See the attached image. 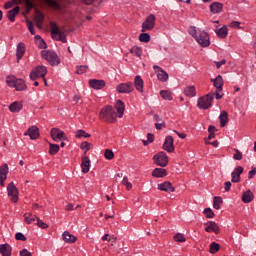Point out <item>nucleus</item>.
Listing matches in <instances>:
<instances>
[{"label":"nucleus","instance_id":"obj_1","mask_svg":"<svg viewBox=\"0 0 256 256\" xmlns=\"http://www.w3.org/2000/svg\"><path fill=\"white\" fill-rule=\"evenodd\" d=\"M189 35L195 39L196 43L200 45V47H209L211 45V38L209 37V33L204 30H201L195 26H190L188 30Z\"/></svg>","mask_w":256,"mask_h":256},{"label":"nucleus","instance_id":"obj_2","mask_svg":"<svg viewBox=\"0 0 256 256\" xmlns=\"http://www.w3.org/2000/svg\"><path fill=\"white\" fill-rule=\"evenodd\" d=\"M98 117L103 123H117V112H115V108L111 105L102 107Z\"/></svg>","mask_w":256,"mask_h":256},{"label":"nucleus","instance_id":"obj_3","mask_svg":"<svg viewBox=\"0 0 256 256\" xmlns=\"http://www.w3.org/2000/svg\"><path fill=\"white\" fill-rule=\"evenodd\" d=\"M213 99H215V92H210L200 98L197 101V107L204 111L209 109L213 105Z\"/></svg>","mask_w":256,"mask_h":256},{"label":"nucleus","instance_id":"obj_4","mask_svg":"<svg viewBox=\"0 0 256 256\" xmlns=\"http://www.w3.org/2000/svg\"><path fill=\"white\" fill-rule=\"evenodd\" d=\"M41 56H42L43 59L48 61V63L50 65H52V67H57V65H59L61 63V59L59 58L57 53H55L54 51L42 50L41 51Z\"/></svg>","mask_w":256,"mask_h":256},{"label":"nucleus","instance_id":"obj_5","mask_svg":"<svg viewBox=\"0 0 256 256\" xmlns=\"http://www.w3.org/2000/svg\"><path fill=\"white\" fill-rule=\"evenodd\" d=\"M6 83L8 87H14L16 91H25L27 89V84H25V80L16 79L15 76H7Z\"/></svg>","mask_w":256,"mask_h":256},{"label":"nucleus","instance_id":"obj_6","mask_svg":"<svg viewBox=\"0 0 256 256\" xmlns=\"http://www.w3.org/2000/svg\"><path fill=\"white\" fill-rule=\"evenodd\" d=\"M212 83H213V87H215L216 92L214 93L215 95V99L219 100V99H223V85H224V81H223V76L218 75L216 78L211 79Z\"/></svg>","mask_w":256,"mask_h":256},{"label":"nucleus","instance_id":"obj_7","mask_svg":"<svg viewBox=\"0 0 256 256\" xmlns=\"http://www.w3.org/2000/svg\"><path fill=\"white\" fill-rule=\"evenodd\" d=\"M45 75H47V67L36 66L30 72V79L32 81H37V79H39V78L45 79Z\"/></svg>","mask_w":256,"mask_h":256},{"label":"nucleus","instance_id":"obj_8","mask_svg":"<svg viewBox=\"0 0 256 256\" xmlns=\"http://www.w3.org/2000/svg\"><path fill=\"white\" fill-rule=\"evenodd\" d=\"M153 161L158 167H167L169 165V157L165 152H159L153 156Z\"/></svg>","mask_w":256,"mask_h":256},{"label":"nucleus","instance_id":"obj_9","mask_svg":"<svg viewBox=\"0 0 256 256\" xmlns=\"http://www.w3.org/2000/svg\"><path fill=\"white\" fill-rule=\"evenodd\" d=\"M7 193L12 203H17V201H19V189L15 186L14 182H10L7 185Z\"/></svg>","mask_w":256,"mask_h":256},{"label":"nucleus","instance_id":"obj_10","mask_svg":"<svg viewBox=\"0 0 256 256\" xmlns=\"http://www.w3.org/2000/svg\"><path fill=\"white\" fill-rule=\"evenodd\" d=\"M155 20L156 17L154 14L148 15L142 23V33H145V31H153V29H155Z\"/></svg>","mask_w":256,"mask_h":256},{"label":"nucleus","instance_id":"obj_11","mask_svg":"<svg viewBox=\"0 0 256 256\" xmlns=\"http://www.w3.org/2000/svg\"><path fill=\"white\" fill-rule=\"evenodd\" d=\"M51 37L52 39H55V41H61L62 43H67V36L65 35V32L60 31L59 27H57L55 24L52 25Z\"/></svg>","mask_w":256,"mask_h":256},{"label":"nucleus","instance_id":"obj_12","mask_svg":"<svg viewBox=\"0 0 256 256\" xmlns=\"http://www.w3.org/2000/svg\"><path fill=\"white\" fill-rule=\"evenodd\" d=\"M50 135L53 141H55L56 143H59V141H67V136H65V132L58 128H52L50 131Z\"/></svg>","mask_w":256,"mask_h":256},{"label":"nucleus","instance_id":"obj_13","mask_svg":"<svg viewBox=\"0 0 256 256\" xmlns=\"http://www.w3.org/2000/svg\"><path fill=\"white\" fill-rule=\"evenodd\" d=\"M135 90V86H133V82L121 83L116 86V91L118 93L129 94L133 93Z\"/></svg>","mask_w":256,"mask_h":256},{"label":"nucleus","instance_id":"obj_14","mask_svg":"<svg viewBox=\"0 0 256 256\" xmlns=\"http://www.w3.org/2000/svg\"><path fill=\"white\" fill-rule=\"evenodd\" d=\"M153 69L155 71H157L156 75H157L158 81H161V83H167V81H169V74L167 72H165V70H163V68H161L158 65H154Z\"/></svg>","mask_w":256,"mask_h":256},{"label":"nucleus","instance_id":"obj_15","mask_svg":"<svg viewBox=\"0 0 256 256\" xmlns=\"http://www.w3.org/2000/svg\"><path fill=\"white\" fill-rule=\"evenodd\" d=\"M163 149H164V151H167V153H173V151H175L173 136H171V135L166 136L164 143H163Z\"/></svg>","mask_w":256,"mask_h":256},{"label":"nucleus","instance_id":"obj_16","mask_svg":"<svg viewBox=\"0 0 256 256\" xmlns=\"http://www.w3.org/2000/svg\"><path fill=\"white\" fill-rule=\"evenodd\" d=\"M242 166H236L231 173V183H241V174L243 173Z\"/></svg>","mask_w":256,"mask_h":256},{"label":"nucleus","instance_id":"obj_17","mask_svg":"<svg viewBox=\"0 0 256 256\" xmlns=\"http://www.w3.org/2000/svg\"><path fill=\"white\" fill-rule=\"evenodd\" d=\"M158 191H164L165 193H175V187L169 181L158 184Z\"/></svg>","mask_w":256,"mask_h":256},{"label":"nucleus","instance_id":"obj_18","mask_svg":"<svg viewBox=\"0 0 256 256\" xmlns=\"http://www.w3.org/2000/svg\"><path fill=\"white\" fill-rule=\"evenodd\" d=\"M25 137L29 135L30 139L32 141H35V139H39V128L37 126H31L28 128V130L24 133Z\"/></svg>","mask_w":256,"mask_h":256},{"label":"nucleus","instance_id":"obj_19","mask_svg":"<svg viewBox=\"0 0 256 256\" xmlns=\"http://www.w3.org/2000/svg\"><path fill=\"white\" fill-rule=\"evenodd\" d=\"M205 231L206 233H215L216 235H219V233H221V228H219L217 223L209 221L206 224Z\"/></svg>","mask_w":256,"mask_h":256},{"label":"nucleus","instance_id":"obj_20","mask_svg":"<svg viewBox=\"0 0 256 256\" xmlns=\"http://www.w3.org/2000/svg\"><path fill=\"white\" fill-rule=\"evenodd\" d=\"M7 173H9V166L7 164H3L0 166V185L1 187H5V181H7Z\"/></svg>","mask_w":256,"mask_h":256},{"label":"nucleus","instance_id":"obj_21","mask_svg":"<svg viewBox=\"0 0 256 256\" xmlns=\"http://www.w3.org/2000/svg\"><path fill=\"white\" fill-rule=\"evenodd\" d=\"M114 109L117 110L116 117H118V119L123 118V115H125V103L121 100H117Z\"/></svg>","mask_w":256,"mask_h":256},{"label":"nucleus","instance_id":"obj_22","mask_svg":"<svg viewBox=\"0 0 256 256\" xmlns=\"http://www.w3.org/2000/svg\"><path fill=\"white\" fill-rule=\"evenodd\" d=\"M89 85L91 89H95L96 91H99L105 87L106 82L105 80H97V79H91L89 80Z\"/></svg>","mask_w":256,"mask_h":256},{"label":"nucleus","instance_id":"obj_23","mask_svg":"<svg viewBox=\"0 0 256 256\" xmlns=\"http://www.w3.org/2000/svg\"><path fill=\"white\" fill-rule=\"evenodd\" d=\"M145 85V82L143 81V78H141L140 75L135 76L134 78V87L138 93H143V87Z\"/></svg>","mask_w":256,"mask_h":256},{"label":"nucleus","instance_id":"obj_24","mask_svg":"<svg viewBox=\"0 0 256 256\" xmlns=\"http://www.w3.org/2000/svg\"><path fill=\"white\" fill-rule=\"evenodd\" d=\"M46 3L49 5V7H53V9L59 11L63 3H69V0H46Z\"/></svg>","mask_w":256,"mask_h":256},{"label":"nucleus","instance_id":"obj_25","mask_svg":"<svg viewBox=\"0 0 256 256\" xmlns=\"http://www.w3.org/2000/svg\"><path fill=\"white\" fill-rule=\"evenodd\" d=\"M20 10L21 8H19V6H16L13 9L7 11L6 17L8 21H10V23H15V17L16 15H19Z\"/></svg>","mask_w":256,"mask_h":256},{"label":"nucleus","instance_id":"obj_26","mask_svg":"<svg viewBox=\"0 0 256 256\" xmlns=\"http://www.w3.org/2000/svg\"><path fill=\"white\" fill-rule=\"evenodd\" d=\"M81 169L82 173L86 174L89 173V170L91 168V160L87 156H82V162H81Z\"/></svg>","mask_w":256,"mask_h":256},{"label":"nucleus","instance_id":"obj_27","mask_svg":"<svg viewBox=\"0 0 256 256\" xmlns=\"http://www.w3.org/2000/svg\"><path fill=\"white\" fill-rule=\"evenodd\" d=\"M223 11V3L221 2H212L210 4V13L217 15Z\"/></svg>","mask_w":256,"mask_h":256},{"label":"nucleus","instance_id":"obj_28","mask_svg":"<svg viewBox=\"0 0 256 256\" xmlns=\"http://www.w3.org/2000/svg\"><path fill=\"white\" fill-rule=\"evenodd\" d=\"M23 55H25V43L20 42L16 48L17 63L23 59Z\"/></svg>","mask_w":256,"mask_h":256},{"label":"nucleus","instance_id":"obj_29","mask_svg":"<svg viewBox=\"0 0 256 256\" xmlns=\"http://www.w3.org/2000/svg\"><path fill=\"white\" fill-rule=\"evenodd\" d=\"M62 239L65 243H69V244H73L77 242V237L69 233V231L63 232Z\"/></svg>","mask_w":256,"mask_h":256},{"label":"nucleus","instance_id":"obj_30","mask_svg":"<svg viewBox=\"0 0 256 256\" xmlns=\"http://www.w3.org/2000/svg\"><path fill=\"white\" fill-rule=\"evenodd\" d=\"M152 177H155L156 179L167 177V170L165 168H155L152 171Z\"/></svg>","mask_w":256,"mask_h":256},{"label":"nucleus","instance_id":"obj_31","mask_svg":"<svg viewBox=\"0 0 256 256\" xmlns=\"http://www.w3.org/2000/svg\"><path fill=\"white\" fill-rule=\"evenodd\" d=\"M24 217V222L26 223V225H31L32 223H35V221H37V218L35 215H33V213L31 212H26L23 214Z\"/></svg>","mask_w":256,"mask_h":256},{"label":"nucleus","instance_id":"obj_32","mask_svg":"<svg viewBox=\"0 0 256 256\" xmlns=\"http://www.w3.org/2000/svg\"><path fill=\"white\" fill-rule=\"evenodd\" d=\"M21 109H23V103L18 101L11 103L9 106V111H11V113H19Z\"/></svg>","mask_w":256,"mask_h":256},{"label":"nucleus","instance_id":"obj_33","mask_svg":"<svg viewBox=\"0 0 256 256\" xmlns=\"http://www.w3.org/2000/svg\"><path fill=\"white\" fill-rule=\"evenodd\" d=\"M34 21L36 23V26L38 27V29H42L43 28V21H45V16L43 15V13L39 12L36 14Z\"/></svg>","mask_w":256,"mask_h":256},{"label":"nucleus","instance_id":"obj_34","mask_svg":"<svg viewBox=\"0 0 256 256\" xmlns=\"http://www.w3.org/2000/svg\"><path fill=\"white\" fill-rule=\"evenodd\" d=\"M220 119V127H225L227 123H229V114H227V111H222L219 115Z\"/></svg>","mask_w":256,"mask_h":256},{"label":"nucleus","instance_id":"obj_35","mask_svg":"<svg viewBox=\"0 0 256 256\" xmlns=\"http://www.w3.org/2000/svg\"><path fill=\"white\" fill-rule=\"evenodd\" d=\"M184 95L190 98L195 97V95H197V90L195 89V86H187L184 89Z\"/></svg>","mask_w":256,"mask_h":256},{"label":"nucleus","instance_id":"obj_36","mask_svg":"<svg viewBox=\"0 0 256 256\" xmlns=\"http://www.w3.org/2000/svg\"><path fill=\"white\" fill-rule=\"evenodd\" d=\"M216 35L220 37V39H225L227 35H229V28L227 26H222L220 29L216 30Z\"/></svg>","mask_w":256,"mask_h":256},{"label":"nucleus","instance_id":"obj_37","mask_svg":"<svg viewBox=\"0 0 256 256\" xmlns=\"http://www.w3.org/2000/svg\"><path fill=\"white\" fill-rule=\"evenodd\" d=\"M254 198H255V195H254L253 192H251L250 190L246 191V192L242 195V201H243V203H251Z\"/></svg>","mask_w":256,"mask_h":256},{"label":"nucleus","instance_id":"obj_38","mask_svg":"<svg viewBox=\"0 0 256 256\" xmlns=\"http://www.w3.org/2000/svg\"><path fill=\"white\" fill-rule=\"evenodd\" d=\"M0 253L2 256H11V246L9 244L0 245Z\"/></svg>","mask_w":256,"mask_h":256},{"label":"nucleus","instance_id":"obj_39","mask_svg":"<svg viewBox=\"0 0 256 256\" xmlns=\"http://www.w3.org/2000/svg\"><path fill=\"white\" fill-rule=\"evenodd\" d=\"M160 95L165 101H173V96H171V92L169 90H161Z\"/></svg>","mask_w":256,"mask_h":256},{"label":"nucleus","instance_id":"obj_40","mask_svg":"<svg viewBox=\"0 0 256 256\" xmlns=\"http://www.w3.org/2000/svg\"><path fill=\"white\" fill-rule=\"evenodd\" d=\"M222 204H223V198H221L220 196L214 197V200H213L214 209H216V210L221 209Z\"/></svg>","mask_w":256,"mask_h":256},{"label":"nucleus","instance_id":"obj_41","mask_svg":"<svg viewBox=\"0 0 256 256\" xmlns=\"http://www.w3.org/2000/svg\"><path fill=\"white\" fill-rule=\"evenodd\" d=\"M130 53L135 55V57H141V55H143V50L139 46H134L130 49Z\"/></svg>","mask_w":256,"mask_h":256},{"label":"nucleus","instance_id":"obj_42","mask_svg":"<svg viewBox=\"0 0 256 256\" xmlns=\"http://www.w3.org/2000/svg\"><path fill=\"white\" fill-rule=\"evenodd\" d=\"M59 153V145L49 143V155H57Z\"/></svg>","mask_w":256,"mask_h":256},{"label":"nucleus","instance_id":"obj_43","mask_svg":"<svg viewBox=\"0 0 256 256\" xmlns=\"http://www.w3.org/2000/svg\"><path fill=\"white\" fill-rule=\"evenodd\" d=\"M221 249V245L217 242H212L210 244V253L211 255H215V253H217V251H219Z\"/></svg>","mask_w":256,"mask_h":256},{"label":"nucleus","instance_id":"obj_44","mask_svg":"<svg viewBox=\"0 0 256 256\" xmlns=\"http://www.w3.org/2000/svg\"><path fill=\"white\" fill-rule=\"evenodd\" d=\"M82 137H84V139H87L91 137V134L85 132V130L80 129L76 132V139H81Z\"/></svg>","mask_w":256,"mask_h":256},{"label":"nucleus","instance_id":"obj_45","mask_svg":"<svg viewBox=\"0 0 256 256\" xmlns=\"http://www.w3.org/2000/svg\"><path fill=\"white\" fill-rule=\"evenodd\" d=\"M139 41L141 43H149V41H151V35H149V33H142L139 36Z\"/></svg>","mask_w":256,"mask_h":256},{"label":"nucleus","instance_id":"obj_46","mask_svg":"<svg viewBox=\"0 0 256 256\" xmlns=\"http://www.w3.org/2000/svg\"><path fill=\"white\" fill-rule=\"evenodd\" d=\"M174 241L176 243H185V241H187V238H185V235L181 234V233H177L174 236Z\"/></svg>","mask_w":256,"mask_h":256},{"label":"nucleus","instance_id":"obj_47","mask_svg":"<svg viewBox=\"0 0 256 256\" xmlns=\"http://www.w3.org/2000/svg\"><path fill=\"white\" fill-rule=\"evenodd\" d=\"M104 157L108 161H111L112 159L115 158V153H113V150L106 149L105 152H104Z\"/></svg>","mask_w":256,"mask_h":256},{"label":"nucleus","instance_id":"obj_48","mask_svg":"<svg viewBox=\"0 0 256 256\" xmlns=\"http://www.w3.org/2000/svg\"><path fill=\"white\" fill-rule=\"evenodd\" d=\"M233 159L235 161H241V159H243V153H241V151H239L237 148H234Z\"/></svg>","mask_w":256,"mask_h":256},{"label":"nucleus","instance_id":"obj_49","mask_svg":"<svg viewBox=\"0 0 256 256\" xmlns=\"http://www.w3.org/2000/svg\"><path fill=\"white\" fill-rule=\"evenodd\" d=\"M80 149H82V151H84V153H87V151H90L91 149V143L84 141L81 143L80 145Z\"/></svg>","mask_w":256,"mask_h":256},{"label":"nucleus","instance_id":"obj_50","mask_svg":"<svg viewBox=\"0 0 256 256\" xmlns=\"http://www.w3.org/2000/svg\"><path fill=\"white\" fill-rule=\"evenodd\" d=\"M204 215L205 217H207V219H213V217H215V213H213V210L211 208H205Z\"/></svg>","mask_w":256,"mask_h":256},{"label":"nucleus","instance_id":"obj_51","mask_svg":"<svg viewBox=\"0 0 256 256\" xmlns=\"http://www.w3.org/2000/svg\"><path fill=\"white\" fill-rule=\"evenodd\" d=\"M122 184L125 185V187L128 191L133 189V184H131V182H129V178H127L126 176H124V178L122 180Z\"/></svg>","mask_w":256,"mask_h":256},{"label":"nucleus","instance_id":"obj_52","mask_svg":"<svg viewBox=\"0 0 256 256\" xmlns=\"http://www.w3.org/2000/svg\"><path fill=\"white\" fill-rule=\"evenodd\" d=\"M87 69H89L87 66H77L76 73L77 75H83V73H87Z\"/></svg>","mask_w":256,"mask_h":256},{"label":"nucleus","instance_id":"obj_53","mask_svg":"<svg viewBox=\"0 0 256 256\" xmlns=\"http://www.w3.org/2000/svg\"><path fill=\"white\" fill-rule=\"evenodd\" d=\"M26 24L28 27V31H30L31 35H35V28H34L33 22H31V20H27Z\"/></svg>","mask_w":256,"mask_h":256},{"label":"nucleus","instance_id":"obj_54","mask_svg":"<svg viewBox=\"0 0 256 256\" xmlns=\"http://www.w3.org/2000/svg\"><path fill=\"white\" fill-rule=\"evenodd\" d=\"M36 221L40 229H49V226L47 225V223L43 222L41 219H39V217L36 218Z\"/></svg>","mask_w":256,"mask_h":256},{"label":"nucleus","instance_id":"obj_55","mask_svg":"<svg viewBox=\"0 0 256 256\" xmlns=\"http://www.w3.org/2000/svg\"><path fill=\"white\" fill-rule=\"evenodd\" d=\"M15 239H16V241H27V237L24 236V234L21 232H17L15 234Z\"/></svg>","mask_w":256,"mask_h":256},{"label":"nucleus","instance_id":"obj_56","mask_svg":"<svg viewBox=\"0 0 256 256\" xmlns=\"http://www.w3.org/2000/svg\"><path fill=\"white\" fill-rule=\"evenodd\" d=\"M25 7H26L27 13H29V11H31V9H33V7H35V5L33 4V2H31V0H26Z\"/></svg>","mask_w":256,"mask_h":256},{"label":"nucleus","instance_id":"obj_57","mask_svg":"<svg viewBox=\"0 0 256 256\" xmlns=\"http://www.w3.org/2000/svg\"><path fill=\"white\" fill-rule=\"evenodd\" d=\"M36 45L39 47V49H47V43H45V40H43V38L41 40H38L36 42Z\"/></svg>","mask_w":256,"mask_h":256},{"label":"nucleus","instance_id":"obj_58","mask_svg":"<svg viewBox=\"0 0 256 256\" xmlns=\"http://www.w3.org/2000/svg\"><path fill=\"white\" fill-rule=\"evenodd\" d=\"M229 27H231L232 29H241V22H239V21H232L229 24Z\"/></svg>","mask_w":256,"mask_h":256},{"label":"nucleus","instance_id":"obj_59","mask_svg":"<svg viewBox=\"0 0 256 256\" xmlns=\"http://www.w3.org/2000/svg\"><path fill=\"white\" fill-rule=\"evenodd\" d=\"M214 63L216 64V69H221V67L227 63V60L222 59L221 61H215Z\"/></svg>","mask_w":256,"mask_h":256},{"label":"nucleus","instance_id":"obj_60","mask_svg":"<svg viewBox=\"0 0 256 256\" xmlns=\"http://www.w3.org/2000/svg\"><path fill=\"white\" fill-rule=\"evenodd\" d=\"M256 176V169H252L248 172V179H253Z\"/></svg>","mask_w":256,"mask_h":256},{"label":"nucleus","instance_id":"obj_61","mask_svg":"<svg viewBox=\"0 0 256 256\" xmlns=\"http://www.w3.org/2000/svg\"><path fill=\"white\" fill-rule=\"evenodd\" d=\"M155 127H156V129H158V131H161V129H163V127H165V122L162 121L161 123H156Z\"/></svg>","mask_w":256,"mask_h":256},{"label":"nucleus","instance_id":"obj_62","mask_svg":"<svg viewBox=\"0 0 256 256\" xmlns=\"http://www.w3.org/2000/svg\"><path fill=\"white\" fill-rule=\"evenodd\" d=\"M20 256H32L31 252H29L27 249H23L20 251Z\"/></svg>","mask_w":256,"mask_h":256},{"label":"nucleus","instance_id":"obj_63","mask_svg":"<svg viewBox=\"0 0 256 256\" xmlns=\"http://www.w3.org/2000/svg\"><path fill=\"white\" fill-rule=\"evenodd\" d=\"M224 189H225V191L226 192H229V191H231V182H225L224 183Z\"/></svg>","mask_w":256,"mask_h":256},{"label":"nucleus","instance_id":"obj_64","mask_svg":"<svg viewBox=\"0 0 256 256\" xmlns=\"http://www.w3.org/2000/svg\"><path fill=\"white\" fill-rule=\"evenodd\" d=\"M66 211H75V206L73 204H68L66 206Z\"/></svg>","mask_w":256,"mask_h":256}]
</instances>
